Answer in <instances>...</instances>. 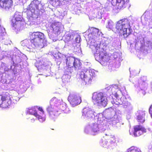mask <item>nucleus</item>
Instances as JSON below:
<instances>
[{
  "mask_svg": "<svg viewBox=\"0 0 152 152\" xmlns=\"http://www.w3.org/2000/svg\"><path fill=\"white\" fill-rule=\"evenodd\" d=\"M105 119L102 113L98 114L95 118L96 120V122L86 126L85 132L86 134L94 135L104 131L107 128V121Z\"/></svg>",
  "mask_w": 152,
  "mask_h": 152,
  "instance_id": "1",
  "label": "nucleus"
},
{
  "mask_svg": "<svg viewBox=\"0 0 152 152\" xmlns=\"http://www.w3.org/2000/svg\"><path fill=\"white\" fill-rule=\"evenodd\" d=\"M44 38V34L39 32H34L32 33L31 40L25 39L21 42L23 46H26L29 48H42L44 47L42 42Z\"/></svg>",
  "mask_w": 152,
  "mask_h": 152,
  "instance_id": "2",
  "label": "nucleus"
},
{
  "mask_svg": "<svg viewBox=\"0 0 152 152\" xmlns=\"http://www.w3.org/2000/svg\"><path fill=\"white\" fill-rule=\"evenodd\" d=\"M74 69L79 70L78 74L80 78L85 83L86 85L90 84L92 80L96 76L95 71L94 69L88 70L84 68L77 69L75 68L74 66H66V72L71 73L74 71Z\"/></svg>",
  "mask_w": 152,
  "mask_h": 152,
  "instance_id": "3",
  "label": "nucleus"
},
{
  "mask_svg": "<svg viewBox=\"0 0 152 152\" xmlns=\"http://www.w3.org/2000/svg\"><path fill=\"white\" fill-rule=\"evenodd\" d=\"M44 5L40 1L34 0L31 2L27 8V10H30L31 12V15H30L28 19L29 22L34 21L40 14L44 12Z\"/></svg>",
  "mask_w": 152,
  "mask_h": 152,
  "instance_id": "4",
  "label": "nucleus"
},
{
  "mask_svg": "<svg viewBox=\"0 0 152 152\" xmlns=\"http://www.w3.org/2000/svg\"><path fill=\"white\" fill-rule=\"evenodd\" d=\"M115 28L117 32L122 34L124 38H126L131 34L132 29L130 25V22L126 18L118 21L115 24Z\"/></svg>",
  "mask_w": 152,
  "mask_h": 152,
  "instance_id": "5",
  "label": "nucleus"
},
{
  "mask_svg": "<svg viewBox=\"0 0 152 152\" xmlns=\"http://www.w3.org/2000/svg\"><path fill=\"white\" fill-rule=\"evenodd\" d=\"M92 99L95 104L101 107H104L107 104V95L105 93H94L93 95Z\"/></svg>",
  "mask_w": 152,
  "mask_h": 152,
  "instance_id": "6",
  "label": "nucleus"
},
{
  "mask_svg": "<svg viewBox=\"0 0 152 152\" xmlns=\"http://www.w3.org/2000/svg\"><path fill=\"white\" fill-rule=\"evenodd\" d=\"M54 103L52 102L51 100L50 102V106L47 108V110L49 113L50 117L52 119L56 118L60 114L61 111H64L66 109V105L65 104H60L58 107V108H60V109L58 110L56 109L57 106H55L53 105Z\"/></svg>",
  "mask_w": 152,
  "mask_h": 152,
  "instance_id": "7",
  "label": "nucleus"
},
{
  "mask_svg": "<svg viewBox=\"0 0 152 152\" xmlns=\"http://www.w3.org/2000/svg\"><path fill=\"white\" fill-rule=\"evenodd\" d=\"M23 19L21 13L16 12L11 20V25L15 29L20 30L23 24Z\"/></svg>",
  "mask_w": 152,
  "mask_h": 152,
  "instance_id": "8",
  "label": "nucleus"
},
{
  "mask_svg": "<svg viewBox=\"0 0 152 152\" xmlns=\"http://www.w3.org/2000/svg\"><path fill=\"white\" fill-rule=\"evenodd\" d=\"M63 26L61 23L58 22L53 23L48 30V35L50 36L53 34H54L56 35H58L63 31Z\"/></svg>",
  "mask_w": 152,
  "mask_h": 152,
  "instance_id": "9",
  "label": "nucleus"
},
{
  "mask_svg": "<svg viewBox=\"0 0 152 152\" xmlns=\"http://www.w3.org/2000/svg\"><path fill=\"white\" fill-rule=\"evenodd\" d=\"M12 97L8 92H3L0 95V106L8 107L11 104Z\"/></svg>",
  "mask_w": 152,
  "mask_h": 152,
  "instance_id": "10",
  "label": "nucleus"
},
{
  "mask_svg": "<svg viewBox=\"0 0 152 152\" xmlns=\"http://www.w3.org/2000/svg\"><path fill=\"white\" fill-rule=\"evenodd\" d=\"M65 61L66 66H74V68L80 69H81V63L80 61L72 56L66 57Z\"/></svg>",
  "mask_w": 152,
  "mask_h": 152,
  "instance_id": "11",
  "label": "nucleus"
},
{
  "mask_svg": "<svg viewBox=\"0 0 152 152\" xmlns=\"http://www.w3.org/2000/svg\"><path fill=\"white\" fill-rule=\"evenodd\" d=\"M148 85L146 77L143 76L141 77L139 80L138 85L137 87L140 93H142L143 95L145 94V91L147 89Z\"/></svg>",
  "mask_w": 152,
  "mask_h": 152,
  "instance_id": "12",
  "label": "nucleus"
},
{
  "mask_svg": "<svg viewBox=\"0 0 152 152\" xmlns=\"http://www.w3.org/2000/svg\"><path fill=\"white\" fill-rule=\"evenodd\" d=\"M82 115L81 118L83 119H89L95 117V113L94 110L89 107L84 108L82 111Z\"/></svg>",
  "mask_w": 152,
  "mask_h": 152,
  "instance_id": "13",
  "label": "nucleus"
},
{
  "mask_svg": "<svg viewBox=\"0 0 152 152\" xmlns=\"http://www.w3.org/2000/svg\"><path fill=\"white\" fill-rule=\"evenodd\" d=\"M68 100L72 107L79 104L81 102V97L74 94H71L68 97Z\"/></svg>",
  "mask_w": 152,
  "mask_h": 152,
  "instance_id": "14",
  "label": "nucleus"
},
{
  "mask_svg": "<svg viewBox=\"0 0 152 152\" xmlns=\"http://www.w3.org/2000/svg\"><path fill=\"white\" fill-rule=\"evenodd\" d=\"M99 52H96L94 54L96 60L99 58L103 61L107 62L109 59V56L105 53V51H101L99 50Z\"/></svg>",
  "mask_w": 152,
  "mask_h": 152,
  "instance_id": "15",
  "label": "nucleus"
},
{
  "mask_svg": "<svg viewBox=\"0 0 152 152\" xmlns=\"http://www.w3.org/2000/svg\"><path fill=\"white\" fill-rule=\"evenodd\" d=\"M51 64L50 62L45 60L40 61L39 62V67L40 69L42 68L44 70V72H50V68Z\"/></svg>",
  "mask_w": 152,
  "mask_h": 152,
  "instance_id": "16",
  "label": "nucleus"
},
{
  "mask_svg": "<svg viewBox=\"0 0 152 152\" xmlns=\"http://www.w3.org/2000/svg\"><path fill=\"white\" fill-rule=\"evenodd\" d=\"M134 132L133 133H131L129 130V133L130 135L133 134L135 137L139 136L141 135L143 133L146 132V129L144 127L140 125H136L134 127Z\"/></svg>",
  "mask_w": 152,
  "mask_h": 152,
  "instance_id": "17",
  "label": "nucleus"
},
{
  "mask_svg": "<svg viewBox=\"0 0 152 152\" xmlns=\"http://www.w3.org/2000/svg\"><path fill=\"white\" fill-rule=\"evenodd\" d=\"M88 37L89 38L88 42L90 43L91 45L95 47L96 52L98 53L99 52V51L98 48L100 46L99 42H96L98 38H94L93 36H92L91 34H88Z\"/></svg>",
  "mask_w": 152,
  "mask_h": 152,
  "instance_id": "18",
  "label": "nucleus"
},
{
  "mask_svg": "<svg viewBox=\"0 0 152 152\" xmlns=\"http://www.w3.org/2000/svg\"><path fill=\"white\" fill-rule=\"evenodd\" d=\"M114 94L116 99H113V101L112 102V104H115L117 105H122L123 106L127 99L124 96H123L119 99L117 93H115Z\"/></svg>",
  "mask_w": 152,
  "mask_h": 152,
  "instance_id": "19",
  "label": "nucleus"
},
{
  "mask_svg": "<svg viewBox=\"0 0 152 152\" xmlns=\"http://www.w3.org/2000/svg\"><path fill=\"white\" fill-rule=\"evenodd\" d=\"M68 48L69 50L72 51V52L77 54V53H80L81 52V50L79 44L74 43L70 46H68Z\"/></svg>",
  "mask_w": 152,
  "mask_h": 152,
  "instance_id": "20",
  "label": "nucleus"
},
{
  "mask_svg": "<svg viewBox=\"0 0 152 152\" xmlns=\"http://www.w3.org/2000/svg\"><path fill=\"white\" fill-rule=\"evenodd\" d=\"M12 0H0V7L8 10L12 4Z\"/></svg>",
  "mask_w": 152,
  "mask_h": 152,
  "instance_id": "21",
  "label": "nucleus"
},
{
  "mask_svg": "<svg viewBox=\"0 0 152 152\" xmlns=\"http://www.w3.org/2000/svg\"><path fill=\"white\" fill-rule=\"evenodd\" d=\"M111 41L110 39H105L103 40L101 42H99L100 47H99L98 50L101 51H104L105 48L108 46L109 44L111 43Z\"/></svg>",
  "mask_w": 152,
  "mask_h": 152,
  "instance_id": "22",
  "label": "nucleus"
},
{
  "mask_svg": "<svg viewBox=\"0 0 152 152\" xmlns=\"http://www.w3.org/2000/svg\"><path fill=\"white\" fill-rule=\"evenodd\" d=\"M105 118V119L106 120V122L108 121L110 122V124H112L113 125H116L117 126L120 124L118 122V120L117 118V116L114 115L113 117H108L107 118Z\"/></svg>",
  "mask_w": 152,
  "mask_h": 152,
  "instance_id": "23",
  "label": "nucleus"
},
{
  "mask_svg": "<svg viewBox=\"0 0 152 152\" xmlns=\"http://www.w3.org/2000/svg\"><path fill=\"white\" fill-rule=\"evenodd\" d=\"M145 39V36L144 35H139L137 39H136V42L135 44V45L140 44L141 45L140 47H143V44L144 43Z\"/></svg>",
  "mask_w": 152,
  "mask_h": 152,
  "instance_id": "24",
  "label": "nucleus"
},
{
  "mask_svg": "<svg viewBox=\"0 0 152 152\" xmlns=\"http://www.w3.org/2000/svg\"><path fill=\"white\" fill-rule=\"evenodd\" d=\"M109 140L110 144V147L113 148L117 145V143L118 142V139L115 137L114 135H110Z\"/></svg>",
  "mask_w": 152,
  "mask_h": 152,
  "instance_id": "25",
  "label": "nucleus"
},
{
  "mask_svg": "<svg viewBox=\"0 0 152 152\" xmlns=\"http://www.w3.org/2000/svg\"><path fill=\"white\" fill-rule=\"evenodd\" d=\"M145 112L142 111H139L138 113L137 114V119L138 122L141 123H143L145 121Z\"/></svg>",
  "mask_w": 152,
  "mask_h": 152,
  "instance_id": "26",
  "label": "nucleus"
},
{
  "mask_svg": "<svg viewBox=\"0 0 152 152\" xmlns=\"http://www.w3.org/2000/svg\"><path fill=\"white\" fill-rule=\"evenodd\" d=\"M90 30L91 31L89 34H91L94 38H98L101 32H99V29L94 28H91Z\"/></svg>",
  "mask_w": 152,
  "mask_h": 152,
  "instance_id": "27",
  "label": "nucleus"
},
{
  "mask_svg": "<svg viewBox=\"0 0 152 152\" xmlns=\"http://www.w3.org/2000/svg\"><path fill=\"white\" fill-rule=\"evenodd\" d=\"M123 106L124 108L126 109V110L128 112H131L133 109L132 105L130 102H128L127 99L124 104Z\"/></svg>",
  "mask_w": 152,
  "mask_h": 152,
  "instance_id": "28",
  "label": "nucleus"
},
{
  "mask_svg": "<svg viewBox=\"0 0 152 152\" xmlns=\"http://www.w3.org/2000/svg\"><path fill=\"white\" fill-rule=\"evenodd\" d=\"M27 113L29 114L33 115L36 116H37L38 115V114L35 108H32L30 109H28L26 110Z\"/></svg>",
  "mask_w": 152,
  "mask_h": 152,
  "instance_id": "29",
  "label": "nucleus"
},
{
  "mask_svg": "<svg viewBox=\"0 0 152 152\" xmlns=\"http://www.w3.org/2000/svg\"><path fill=\"white\" fill-rule=\"evenodd\" d=\"M103 113L105 114L108 113L107 115H113L115 113V111L113 108L110 107L109 108L106 109Z\"/></svg>",
  "mask_w": 152,
  "mask_h": 152,
  "instance_id": "30",
  "label": "nucleus"
},
{
  "mask_svg": "<svg viewBox=\"0 0 152 152\" xmlns=\"http://www.w3.org/2000/svg\"><path fill=\"white\" fill-rule=\"evenodd\" d=\"M152 43L150 41L147 40L143 44V47L147 50L151 48Z\"/></svg>",
  "mask_w": 152,
  "mask_h": 152,
  "instance_id": "31",
  "label": "nucleus"
},
{
  "mask_svg": "<svg viewBox=\"0 0 152 152\" xmlns=\"http://www.w3.org/2000/svg\"><path fill=\"white\" fill-rule=\"evenodd\" d=\"M114 25L113 22L111 20H109L107 21L106 24V28L109 29L110 30H113Z\"/></svg>",
  "mask_w": 152,
  "mask_h": 152,
  "instance_id": "32",
  "label": "nucleus"
},
{
  "mask_svg": "<svg viewBox=\"0 0 152 152\" xmlns=\"http://www.w3.org/2000/svg\"><path fill=\"white\" fill-rule=\"evenodd\" d=\"M127 152H141L140 149L135 147H132L128 149Z\"/></svg>",
  "mask_w": 152,
  "mask_h": 152,
  "instance_id": "33",
  "label": "nucleus"
},
{
  "mask_svg": "<svg viewBox=\"0 0 152 152\" xmlns=\"http://www.w3.org/2000/svg\"><path fill=\"white\" fill-rule=\"evenodd\" d=\"M66 39L67 41H71L74 39V35L70 33L66 36Z\"/></svg>",
  "mask_w": 152,
  "mask_h": 152,
  "instance_id": "34",
  "label": "nucleus"
},
{
  "mask_svg": "<svg viewBox=\"0 0 152 152\" xmlns=\"http://www.w3.org/2000/svg\"><path fill=\"white\" fill-rule=\"evenodd\" d=\"M69 77L67 75H64L62 79L63 82L64 83L68 82L69 81Z\"/></svg>",
  "mask_w": 152,
  "mask_h": 152,
  "instance_id": "35",
  "label": "nucleus"
},
{
  "mask_svg": "<svg viewBox=\"0 0 152 152\" xmlns=\"http://www.w3.org/2000/svg\"><path fill=\"white\" fill-rule=\"evenodd\" d=\"M102 143V146L103 147L107 148H110V142H108V141L106 140H104Z\"/></svg>",
  "mask_w": 152,
  "mask_h": 152,
  "instance_id": "36",
  "label": "nucleus"
},
{
  "mask_svg": "<svg viewBox=\"0 0 152 152\" xmlns=\"http://www.w3.org/2000/svg\"><path fill=\"white\" fill-rule=\"evenodd\" d=\"M42 115V116L39 115L38 114V115H37V116H36V117L38 118L39 121L41 123L43 122V121H45V117L43 116V115Z\"/></svg>",
  "mask_w": 152,
  "mask_h": 152,
  "instance_id": "37",
  "label": "nucleus"
},
{
  "mask_svg": "<svg viewBox=\"0 0 152 152\" xmlns=\"http://www.w3.org/2000/svg\"><path fill=\"white\" fill-rule=\"evenodd\" d=\"M74 36V39H75V41L76 42V43H75L79 44V43L80 42L81 39L80 36L77 34L76 35H75Z\"/></svg>",
  "mask_w": 152,
  "mask_h": 152,
  "instance_id": "38",
  "label": "nucleus"
},
{
  "mask_svg": "<svg viewBox=\"0 0 152 152\" xmlns=\"http://www.w3.org/2000/svg\"><path fill=\"white\" fill-rule=\"evenodd\" d=\"M104 12V10L103 9H99L98 12V15H99V13L100 14V16L98 17V18H102V15L103 14Z\"/></svg>",
  "mask_w": 152,
  "mask_h": 152,
  "instance_id": "39",
  "label": "nucleus"
},
{
  "mask_svg": "<svg viewBox=\"0 0 152 152\" xmlns=\"http://www.w3.org/2000/svg\"><path fill=\"white\" fill-rule=\"evenodd\" d=\"M5 30L4 28L3 27H1L0 25V36L2 35L5 32Z\"/></svg>",
  "mask_w": 152,
  "mask_h": 152,
  "instance_id": "40",
  "label": "nucleus"
},
{
  "mask_svg": "<svg viewBox=\"0 0 152 152\" xmlns=\"http://www.w3.org/2000/svg\"><path fill=\"white\" fill-rule=\"evenodd\" d=\"M113 55L114 58L116 59L120 56L119 53L116 52L114 53Z\"/></svg>",
  "mask_w": 152,
  "mask_h": 152,
  "instance_id": "41",
  "label": "nucleus"
},
{
  "mask_svg": "<svg viewBox=\"0 0 152 152\" xmlns=\"http://www.w3.org/2000/svg\"><path fill=\"white\" fill-rule=\"evenodd\" d=\"M20 99L17 97H14L13 99V103H15L16 101H19Z\"/></svg>",
  "mask_w": 152,
  "mask_h": 152,
  "instance_id": "42",
  "label": "nucleus"
},
{
  "mask_svg": "<svg viewBox=\"0 0 152 152\" xmlns=\"http://www.w3.org/2000/svg\"><path fill=\"white\" fill-rule=\"evenodd\" d=\"M12 67V66H11L10 68L7 67V66H5L4 68V71H8L10 69H11Z\"/></svg>",
  "mask_w": 152,
  "mask_h": 152,
  "instance_id": "43",
  "label": "nucleus"
},
{
  "mask_svg": "<svg viewBox=\"0 0 152 152\" xmlns=\"http://www.w3.org/2000/svg\"><path fill=\"white\" fill-rule=\"evenodd\" d=\"M38 110L39 111L41 112V113H40V115H42L44 114V112L42 107H39Z\"/></svg>",
  "mask_w": 152,
  "mask_h": 152,
  "instance_id": "44",
  "label": "nucleus"
},
{
  "mask_svg": "<svg viewBox=\"0 0 152 152\" xmlns=\"http://www.w3.org/2000/svg\"><path fill=\"white\" fill-rule=\"evenodd\" d=\"M1 82L3 83H7V80L2 79L1 80Z\"/></svg>",
  "mask_w": 152,
  "mask_h": 152,
  "instance_id": "45",
  "label": "nucleus"
},
{
  "mask_svg": "<svg viewBox=\"0 0 152 152\" xmlns=\"http://www.w3.org/2000/svg\"><path fill=\"white\" fill-rule=\"evenodd\" d=\"M149 112L151 114V118H152V105L149 108Z\"/></svg>",
  "mask_w": 152,
  "mask_h": 152,
  "instance_id": "46",
  "label": "nucleus"
},
{
  "mask_svg": "<svg viewBox=\"0 0 152 152\" xmlns=\"http://www.w3.org/2000/svg\"><path fill=\"white\" fill-rule=\"evenodd\" d=\"M148 150L149 152H152V145H150L148 146Z\"/></svg>",
  "mask_w": 152,
  "mask_h": 152,
  "instance_id": "47",
  "label": "nucleus"
},
{
  "mask_svg": "<svg viewBox=\"0 0 152 152\" xmlns=\"http://www.w3.org/2000/svg\"><path fill=\"white\" fill-rule=\"evenodd\" d=\"M11 42V41L8 40H7V42H5L4 44L5 45H8V44L10 45Z\"/></svg>",
  "mask_w": 152,
  "mask_h": 152,
  "instance_id": "48",
  "label": "nucleus"
},
{
  "mask_svg": "<svg viewBox=\"0 0 152 152\" xmlns=\"http://www.w3.org/2000/svg\"><path fill=\"white\" fill-rule=\"evenodd\" d=\"M16 58L17 59H18L20 58L19 56H18ZM15 62L16 63H18L19 62V61H18L17 60Z\"/></svg>",
  "mask_w": 152,
  "mask_h": 152,
  "instance_id": "49",
  "label": "nucleus"
},
{
  "mask_svg": "<svg viewBox=\"0 0 152 152\" xmlns=\"http://www.w3.org/2000/svg\"><path fill=\"white\" fill-rule=\"evenodd\" d=\"M6 65V64L4 63H2L1 64V66L2 67H5Z\"/></svg>",
  "mask_w": 152,
  "mask_h": 152,
  "instance_id": "50",
  "label": "nucleus"
},
{
  "mask_svg": "<svg viewBox=\"0 0 152 152\" xmlns=\"http://www.w3.org/2000/svg\"><path fill=\"white\" fill-rule=\"evenodd\" d=\"M14 58H13V57L12 58V62H13V63H14Z\"/></svg>",
  "mask_w": 152,
  "mask_h": 152,
  "instance_id": "51",
  "label": "nucleus"
},
{
  "mask_svg": "<svg viewBox=\"0 0 152 152\" xmlns=\"http://www.w3.org/2000/svg\"><path fill=\"white\" fill-rule=\"evenodd\" d=\"M98 15V16H96V17H97L98 18V17H100V13H99V15Z\"/></svg>",
  "mask_w": 152,
  "mask_h": 152,
  "instance_id": "52",
  "label": "nucleus"
},
{
  "mask_svg": "<svg viewBox=\"0 0 152 152\" xmlns=\"http://www.w3.org/2000/svg\"><path fill=\"white\" fill-rule=\"evenodd\" d=\"M55 100V101H56V99L55 98L53 99V100Z\"/></svg>",
  "mask_w": 152,
  "mask_h": 152,
  "instance_id": "53",
  "label": "nucleus"
},
{
  "mask_svg": "<svg viewBox=\"0 0 152 152\" xmlns=\"http://www.w3.org/2000/svg\"><path fill=\"white\" fill-rule=\"evenodd\" d=\"M149 27H150L151 28H152V27H151V26H150H150H149Z\"/></svg>",
  "mask_w": 152,
  "mask_h": 152,
  "instance_id": "54",
  "label": "nucleus"
},
{
  "mask_svg": "<svg viewBox=\"0 0 152 152\" xmlns=\"http://www.w3.org/2000/svg\"><path fill=\"white\" fill-rule=\"evenodd\" d=\"M114 89V88H112V90H113V89Z\"/></svg>",
  "mask_w": 152,
  "mask_h": 152,
  "instance_id": "55",
  "label": "nucleus"
}]
</instances>
